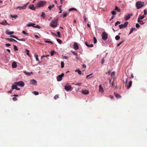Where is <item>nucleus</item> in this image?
Returning a JSON list of instances; mask_svg holds the SVG:
<instances>
[{
	"label": "nucleus",
	"instance_id": "37998d69",
	"mask_svg": "<svg viewBox=\"0 0 147 147\" xmlns=\"http://www.w3.org/2000/svg\"><path fill=\"white\" fill-rule=\"evenodd\" d=\"M61 67L63 68L64 67V63L63 61H62L61 63Z\"/></svg>",
	"mask_w": 147,
	"mask_h": 147
},
{
	"label": "nucleus",
	"instance_id": "b1692460",
	"mask_svg": "<svg viewBox=\"0 0 147 147\" xmlns=\"http://www.w3.org/2000/svg\"><path fill=\"white\" fill-rule=\"evenodd\" d=\"M17 85H14L13 84H12V87H11V89H12V90H13V89H15L16 88Z\"/></svg>",
	"mask_w": 147,
	"mask_h": 147
},
{
	"label": "nucleus",
	"instance_id": "a18cd8bd",
	"mask_svg": "<svg viewBox=\"0 0 147 147\" xmlns=\"http://www.w3.org/2000/svg\"><path fill=\"white\" fill-rule=\"evenodd\" d=\"M12 100L14 101H16L18 100V98L16 97H13L12 98Z\"/></svg>",
	"mask_w": 147,
	"mask_h": 147
},
{
	"label": "nucleus",
	"instance_id": "412c9836",
	"mask_svg": "<svg viewBox=\"0 0 147 147\" xmlns=\"http://www.w3.org/2000/svg\"><path fill=\"white\" fill-rule=\"evenodd\" d=\"M17 66V65L16 62H14L12 63V67L13 68H15Z\"/></svg>",
	"mask_w": 147,
	"mask_h": 147
},
{
	"label": "nucleus",
	"instance_id": "f257e3e1",
	"mask_svg": "<svg viewBox=\"0 0 147 147\" xmlns=\"http://www.w3.org/2000/svg\"><path fill=\"white\" fill-rule=\"evenodd\" d=\"M46 2L44 1H40L36 4L37 7H43L46 4Z\"/></svg>",
	"mask_w": 147,
	"mask_h": 147
},
{
	"label": "nucleus",
	"instance_id": "6e6d98bb",
	"mask_svg": "<svg viewBox=\"0 0 147 147\" xmlns=\"http://www.w3.org/2000/svg\"><path fill=\"white\" fill-rule=\"evenodd\" d=\"M144 16L145 15H146V14H147V12L146 11V10L145 9H144Z\"/></svg>",
	"mask_w": 147,
	"mask_h": 147
},
{
	"label": "nucleus",
	"instance_id": "f8f14e48",
	"mask_svg": "<svg viewBox=\"0 0 147 147\" xmlns=\"http://www.w3.org/2000/svg\"><path fill=\"white\" fill-rule=\"evenodd\" d=\"M99 91L101 93H103L104 90L103 88H102L101 84H100L99 86Z\"/></svg>",
	"mask_w": 147,
	"mask_h": 147
},
{
	"label": "nucleus",
	"instance_id": "864d4df0",
	"mask_svg": "<svg viewBox=\"0 0 147 147\" xmlns=\"http://www.w3.org/2000/svg\"><path fill=\"white\" fill-rule=\"evenodd\" d=\"M34 94H35V95H37L38 94V92L37 91H34Z\"/></svg>",
	"mask_w": 147,
	"mask_h": 147
},
{
	"label": "nucleus",
	"instance_id": "dca6fc26",
	"mask_svg": "<svg viewBox=\"0 0 147 147\" xmlns=\"http://www.w3.org/2000/svg\"><path fill=\"white\" fill-rule=\"evenodd\" d=\"M132 81H129V85H126V87L127 89H129L131 86L132 85Z\"/></svg>",
	"mask_w": 147,
	"mask_h": 147
},
{
	"label": "nucleus",
	"instance_id": "9d476101",
	"mask_svg": "<svg viewBox=\"0 0 147 147\" xmlns=\"http://www.w3.org/2000/svg\"><path fill=\"white\" fill-rule=\"evenodd\" d=\"M10 36L11 37L16 38V39H17V40H20V41H25V39L24 38H23L21 39H19L16 36H14V35H11Z\"/></svg>",
	"mask_w": 147,
	"mask_h": 147
},
{
	"label": "nucleus",
	"instance_id": "09e8293b",
	"mask_svg": "<svg viewBox=\"0 0 147 147\" xmlns=\"http://www.w3.org/2000/svg\"><path fill=\"white\" fill-rule=\"evenodd\" d=\"M82 84L81 82H79L76 84H75V85L76 86L78 85V86H80L82 85Z\"/></svg>",
	"mask_w": 147,
	"mask_h": 147
},
{
	"label": "nucleus",
	"instance_id": "393cba45",
	"mask_svg": "<svg viewBox=\"0 0 147 147\" xmlns=\"http://www.w3.org/2000/svg\"><path fill=\"white\" fill-rule=\"evenodd\" d=\"M55 6V5L54 4H53L51 5H50L49 6L48 8L50 10H51L52 8H53Z\"/></svg>",
	"mask_w": 147,
	"mask_h": 147
},
{
	"label": "nucleus",
	"instance_id": "79ce46f5",
	"mask_svg": "<svg viewBox=\"0 0 147 147\" xmlns=\"http://www.w3.org/2000/svg\"><path fill=\"white\" fill-rule=\"evenodd\" d=\"M13 46V47H14L13 49L15 50H16V51L18 50V49L17 48V47L16 45H14Z\"/></svg>",
	"mask_w": 147,
	"mask_h": 147
},
{
	"label": "nucleus",
	"instance_id": "8fccbe9b",
	"mask_svg": "<svg viewBox=\"0 0 147 147\" xmlns=\"http://www.w3.org/2000/svg\"><path fill=\"white\" fill-rule=\"evenodd\" d=\"M76 72H77L78 74H81V71L79 70L76 69L75 70Z\"/></svg>",
	"mask_w": 147,
	"mask_h": 147
},
{
	"label": "nucleus",
	"instance_id": "f3484780",
	"mask_svg": "<svg viewBox=\"0 0 147 147\" xmlns=\"http://www.w3.org/2000/svg\"><path fill=\"white\" fill-rule=\"evenodd\" d=\"M115 96L117 98H120L121 96L120 95V94H118L116 92H115L114 93Z\"/></svg>",
	"mask_w": 147,
	"mask_h": 147
},
{
	"label": "nucleus",
	"instance_id": "49530a36",
	"mask_svg": "<svg viewBox=\"0 0 147 147\" xmlns=\"http://www.w3.org/2000/svg\"><path fill=\"white\" fill-rule=\"evenodd\" d=\"M93 39H94V44L96 43L97 42V39L96 38V37H94L93 38Z\"/></svg>",
	"mask_w": 147,
	"mask_h": 147
},
{
	"label": "nucleus",
	"instance_id": "774afa93",
	"mask_svg": "<svg viewBox=\"0 0 147 147\" xmlns=\"http://www.w3.org/2000/svg\"><path fill=\"white\" fill-rule=\"evenodd\" d=\"M34 36L37 38H39L38 35L34 34Z\"/></svg>",
	"mask_w": 147,
	"mask_h": 147
},
{
	"label": "nucleus",
	"instance_id": "4be33fe9",
	"mask_svg": "<svg viewBox=\"0 0 147 147\" xmlns=\"http://www.w3.org/2000/svg\"><path fill=\"white\" fill-rule=\"evenodd\" d=\"M6 40L10 42H13L14 41L15 42H17V41L11 38H7L6 39Z\"/></svg>",
	"mask_w": 147,
	"mask_h": 147
},
{
	"label": "nucleus",
	"instance_id": "20e7f679",
	"mask_svg": "<svg viewBox=\"0 0 147 147\" xmlns=\"http://www.w3.org/2000/svg\"><path fill=\"white\" fill-rule=\"evenodd\" d=\"M29 2L25 4L24 5L22 6H18L16 9H18L19 10H21L22 9H25L26 8V7L29 4Z\"/></svg>",
	"mask_w": 147,
	"mask_h": 147
},
{
	"label": "nucleus",
	"instance_id": "e2e57ef3",
	"mask_svg": "<svg viewBox=\"0 0 147 147\" xmlns=\"http://www.w3.org/2000/svg\"><path fill=\"white\" fill-rule=\"evenodd\" d=\"M57 34L58 35V36L59 37H60V33L59 32H57Z\"/></svg>",
	"mask_w": 147,
	"mask_h": 147
},
{
	"label": "nucleus",
	"instance_id": "e433bc0d",
	"mask_svg": "<svg viewBox=\"0 0 147 147\" xmlns=\"http://www.w3.org/2000/svg\"><path fill=\"white\" fill-rule=\"evenodd\" d=\"M59 94L56 95L54 97V98L56 100L57 98H59Z\"/></svg>",
	"mask_w": 147,
	"mask_h": 147
},
{
	"label": "nucleus",
	"instance_id": "473e14b6",
	"mask_svg": "<svg viewBox=\"0 0 147 147\" xmlns=\"http://www.w3.org/2000/svg\"><path fill=\"white\" fill-rule=\"evenodd\" d=\"M120 38V37L119 35H117L115 37V39L116 40H118Z\"/></svg>",
	"mask_w": 147,
	"mask_h": 147
},
{
	"label": "nucleus",
	"instance_id": "0eeeda50",
	"mask_svg": "<svg viewBox=\"0 0 147 147\" xmlns=\"http://www.w3.org/2000/svg\"><path fill=\"white\" fill-rule=\"evenodd\" d=\"M65 89L67 91L72 90V88L71 85L66 86H65Z\"/></svg>",
	"mask_w": 147,
	"mask_h": 147
},
{
	"label": "nucleus",
	"instance_id": "3c124183",
	"mask_svg": "<svg viewBox=\"0 0 147 147\" xmlns=\"http://www.w3.org/2000/svg\"><path fill=\"white\" fill-rule=\"evenodd\" d=\"M120 24V22L119 21H117L115 24V26H117L118 25Z\"/></svg>",
	"mask_w": 147,
	"mask_h": 147
},
{
	"label": "nucleus",
	"instance_id": "2f4dec72",
	"mask_svg": "<svg viewBox=\"0 0 147 147\" xmlns=\"http://www.w3.org/2000/svg\"><path fill=\"white\" fill-rule=\"evenodd\" d=\"M128 23L127 22H126L125 23H124L123 24V28L126 27L127 26Z\"/></svg>",
	"mask_w": 147,
	"mask_h": 147
},
{
	"label": "nucleus",
	"instance_id": "603ef678",
	"mask_svg": "<svg viewBox=\"0 0 147 147\" xmlns=\"http://www.w3.org/2000/svg\"><path fill=\"white\" fill-rule=\"evenodd\" d=\"M119 28L120 29H121L123 28V25L122 24L120 25H119Z\"/></svg>",
	"mask_w": 147,
	"mask_h": 147
},
{
	"label": "nucleus",
	"instance_id": "5701e85b",
	"mask_svg": "<svg viewBox=\"0 0 147 147\" xmlns=\"http://www.w3.org/2000/svg\"><path fill=\"white\" fill-rule=\"evenodd\" d=\"M111 79H113V81H114L116 78V77L115 76V74H111Z\"/></svg>",
	"mask_w": 147,
	"mask_h": 147
},
{
	"label": "nucleus",
	"instance_id": "7c9ffc66",
	"mask_svg": "<svg viewBox=\"0 0 147 147\" xmlns=\"http://www.w3.org/2000/svg\"><path fill=\"white\" fill-rule=\"evenodd\" d=\"M110 84H111V86H112V87H114L115 88H116V86H114L115 83H114V81L112 82Z\"/></svg>",
	"mask_w": 147,
	"mask_h": 147
},
{
	"label": "nucleus",
	"instance_id": "cd10ccee",
	"mask_svg": "<svg viewBox=\"0 0 147 147\" xmlns=\"http://www.w3.org/2000/svg\"><path fill=\"white\" fill-rule=\"evenodd\" d=\"M115 10L117 11L118 12L120 11V9L117 6L115 7Z\"/></svg>",
	"mask_w": 147,
	"mask_h": 147
},
{
	"label": "nucleus",
	"instance_id": "423d86ee",
	"mask_svg": "<svg viewBox=\"0 0 147 147\" xmlns=\"http://www.w3.org/2000/svg\"><path fill=\"white\" fill-rule=\"evenodd\" d=\"M15 84L18 86H20L21 87H23L24 86V84L23 81H20L18 82H15Z\"/></svg>",
	"mask_w": 147,
	"mask_h": 147
},
{
	"label": "nucleus",
	"instance_id": "052dcab7",
	"mask_svg": "<svg viewBox=\"0 0 147 147\" xmlns=\"http://www.w3.org/2000/svg\"><path fill=\"white\" fill-rule=\"evenodd\" d=\"M111 13L113 15H115L116 14V12L114 11H112L111 12Z\"/></svg>",
	"mask_w": 147,
	"mask_h": 147
},
{
	"label": "nucleus",
	"instance_id": "2eb2a0df",
	"mask_svg": "<svg viewBox=\"0 0 147 147\" xmlns=\"http://www.w3.org/2000/svg\"><path fill=\"white\" fill-rule=\"evenodd\" d=\"M82 94L86 95H87L89 93V91L86 90H82Z\"/></svg>",
	"mask_w": 147,
	"mask_h": 147
},
{
	"label": "nucleus",
	"instance_id": "bf43d9fd",
	"mask_svg": "<svg viewBox=\"0 0 147 147\" xmlns=\"http://www.w3.org/2000/svg\"><path fill=\"white\" fill-rule=\"evenodd\" d=\"M123 42V40L122 41H121L120 43L118 44L117 45V47H118L119 46V45Z\"/></svg>",
	"mask_w": 147,
	"mask_h": 147
},
{
	"label": "nucleus",
	"instance_id": "ea45409f",
	"mask_svg": "<svg viewBox=\"0 0 147 147\" xmlns=\"http://www.w3.org/2000/svg\"><path fill=\"white\" fill-rule=\"evenodd\" d=\"M71 52L74 55H76V56H78V54L75 51H71Z\"/></svg>",
	"mask_w": 147,
	"mask_h": 147
},
{
	"label": "nucleus",
	"instance_id": "39448f33",
	"mask_svg": "<svg viewBox=\"0 0 147 147\" xmlns=\"http://www.w3.org/2000/svg\"><path fill=\"white\" fill-rule=\"evenodd\" d=\"M108 34L105 32H103L102 34V38L103 40H105L108 38Z\"/></svg>",
	"mask_w": 147,
	"mask_h": 147
},
{
	"label": "nucleus",
	"instance_id": "c85d7f7f",
	"mask_svg": "<svg viewBox=\"0 0 147 147\" xmlns=\"http://www.w3.org/2000/svg\"><path fill=\"white\" fill-rule=\"evenodd\" d=\"M25 51L26 52V55L29 56V57H30V55L29 53V51L28 49H26Z\"/></svg>",
	"mask_w": 147,
	"mask_h": 147
},
{
	"label": "nucleus",
	"instance_id": "bb28decb",
	"mask_svg": "<svg viewBox=\"0 0 147 147\" xmlns=\"http://www.w3.org/2000/svg\"><path fill=\"white\" fill-rule=\"evenodd\" d=\"M41 17H42L43 18H44L45 17V12H42V14L40 15Z\"/></svg>",
	"mask_w": 147,
	"mask_h": 147
},
{
	"label": "nucleus",
	"instance_id": "7ed1b4c3",
	"mask_svg": "<svg viewBox=\"0 0 147 147\" xmlns=\"http://www.w3.org/2000/svg\"><path fill=\"white\" fill-rule=\"evenodd\" d=\"M50 25L53 27H56L57 26V21L56 20H53L50 24Z\"/></svg>",
	"mask_w": 147,
	"mask_h": 147
},
{
	"label": "nucleus",
	"instance_id": "72a5a7b5",
	"mask_svg": "<svg viewBox=\"0 0 147 147\" xmlns=\"http://www.w3.org/2000/svg\"><path fill=\"white\" fill-rule=\"evenodd\" d=\"M135 29V28H131L130 30V31L129 33V34H131L133 32V30Z\"/></svg>",
	"mask_w": 147,
	"mask_h": 147
},
{
	"label": "nucleus",
	"instance_id": "f03ea898",
	"mask_svg": "<svg viewBox=\"0 0 147 147\" xmlns=\"http://www.w3.org/2000/svg\"><path fill=\"white\" fill-rule=\"evenodd\" d=\"M136 6L138 9H140L144 6V3L141 1H138L136 3Z\"/></svg>",
	"mask_w": 147,
	"mask_h": 147
},
{
	"label": "nucleus",
	"instance_id": "58836bf2",
	"mask_svg": "<svg viewBox=\"0 0 147 147\" xmlns=\"http://www.w3.org/2000/svg\"><path fill=\"white\" fill-rule=\"evenodd\" d=\"M45 42L46 43H51L52 44H53V43L51 41L45 40Z\"/></svg>",
	"mask_w": 147,
	"mask_h": 147
},
{
	"label": "nucleus",
	"instance_id": "aec40b11",
	"mask_svg": "<svg viewBox=\"0 0 147 147\" xmlns=\"http://www.w3.org/2000/svg\"><path fill=\"white\" fill-rule=\"evenodd\" d=\"M29 8L30 9L33 10H35V8L34 7L33 5H30L29 6Z\"/></svg>",
	"mask_w": 147,
	"mask_h": 147
},
{
	"label": "nucleus",
	"instance_id": "680f3d73",
	"mask_svg": "<svg viewBox=\"0 0 147 147\" xmlns=\"http://www.w3.org/2000/svg\"><path fill=\"white\" fill-rule=\"evenodd\" d=\"M93 46V45L92 44H90L89 45H88V47H92Z\"/></svg>",
	"mask_w": 147,
	"mask_h": 147
},
{
	"label": "nucleus",
	"instance_id": "6ab92c4d",
	"mask_svg": "<svg viewBox=\"0 0 147 147\" xmlns=\"http://www.w3.org/2000/svg\"><path fill=\"white\" fill-rule=\"evenodd\" d=\"M35 25V24L34 23H30L27 24V26L28 27H34V26Z\"/></svg>",
	"mask_w": 147,
	"mask_h": 147
},
{
	"label": "nucleus",
	"instance_id": "a19ab883",
	"mask_svg": "<svg viewBox=\"0 0 147 147\" xmlns=\"http://www.w3.org/2000/svg\"><path fill=\"white\" fill-rule=\"evenodd\" d=\"M61 7H62L61 6H60L59 7V9L60 10V11L59 12V13H61L62 12V10L61 9Z\"/></svg>",
	"mask_w": 147,
	"mask_h": 147
},
{
	"label": "nucleus",
	"instance_id": "5fc2aeb1",
	"mask_svg": "<svg viewBox=\"0 0 147 147\" xmlns=\"http://www.w3.org/2000/svg\"><path fill=\"white\" fill-rule=\"evenodd\" d=\"M55 53V52L54 51H53L51 52V56L53 55L54 53Z\"/></svg>",
	"mask_w": 147,
	"mask_h": 147
},
{
	"label": "nucleus",
	"instance_id": "4468645a",
	"mask_svg": "<svg viewBox=\"0 0 147 147\" xmlns=\"http://www.w3.org/2000/svg\"><path fill=\"white\" fill-rule=\"evenodd\" d=\"M74 48L75 50H77L79 49L78 45L77 43L75 42L74 45Z\"/></svg>",
	"mask_w": 147,
	"mask_h": 147
},
{
	"label": "nucleus",
	"instance_id": "c03bdc74",
	"mask_svg": "<svg viewBox=\"0 0 147 147\" xmlns=\"http://www.w3.org/2000/svg\"><path fill=\"white\" fill-rule=\"evenodd\" d=\"M49 55H43L41 56V59H42V58L43 57H49Z\"/></svg>",
	"mask_w": 147,
	"mask_h": 147
},
{
	"label": "nucleus",
	"instance_id": "ddd939ff",
	"mask_svg": "<svg viewBox=\"0 0 147 147\" xmlns=\"http://www.w3.org/2000/svg\"><path fill=\"white\" fill-rule=\"evenodd\" d=\"M14 32H9V30L8 29L6 30L5 33L6 34L8 35H12L14 34Z\"/></svg>",
	"mask_w": 147,
	"mask_h": 147
},
{
	"label": "nucleus",
	"instance_id": "f704fd0d",
	"mask_svg": "<svg viewBox=\"0 0 147 147\" xmlns=\"http://www.w3.org/2000/svg\"><path fill=\"white\" fill-rule=\"evenodd\" d=\"M34 28H38V29H40L41 28V27L40 26L38 25H37L36 26H34Z\"/></svg>",
	"mask_w": 147,
	"mask_h": 147
},
{
	"label": "nucleus",
	"instance_id": "0e129e2a",
	"mask_svg": "<svg viewBox=\"0 0 147 147\" xmlns=\"http://www.w3.org/2000/svg\"><path fill=\"white\" fill-rule=\"evenodd\" d=\"M84 21L85 22H86V20H87V18H86V16H84Z\"/></svg>",
	"mask_w": 147,
	"mask_h": 147
},
{
	"label": "nucleus",
	"instance_id": "a211bd4d",
	"mask_svg": "<svg viewBox=\"0 0 147 147\" xmlns=\"http://www.w3.org/2000/svg\"><path fill=\"white\" fill-rule=\"evenodd\" d=\"M0 24L1 25H9V24L7 23V21L6 20H5V21H4L3 22H1L0 23Z\"/></svg>",
	"mask_w": 147,
	"mask_h": 147
},
{
	"label": "nucleus",
	"instance_id": "c9c22d12",
	"mask_svg": "<svg viewBox=\"0 0 147 147\" xmlns=\"http://www.w3.org/2000/svg\"><path fill=\"white\" fill-rule=\"evenodd\" d=\"M57 40L59 44H61L62 43V41L60 39H57Z\"/></svg>",
	"mask_w": 147,
	"mask_h": 147
},
{
	"label": "nucleus",
	"instance_id": "4c0bfd02",
	"mask_svg": "<svg viewBox=\"0 0 147 147\" xmlns=\"http://www.w3.org/2000/svg\"><path fill=\"white\" fill-rule=\"evenodd\" d=\"M72 10H76L77 11V10L76 9L74 8H72L69 9V11H71Z\"/></svg>",
	"mask_w": 147,
	"mask_h": 147
},
{
	"label": "nucleus",
	"instance_id": "6e6552de",
	"mask_svg": "<svg viewBox=\"0 0 147 147\" xmlns=\"http://www.w3.org/2000/svg\"><path fill=\"white\" fill-rule=\"evenodd\" d=\"M64 74H61L59 75L57 77V79L58 81H60L62 80V78L63 77L64 75Z\"/></svg>",
	"mask_w": 147,
	"mask_h": 147
},
{
	"label": "nucleus",
	"instance_id": "338daca9",
	"mask_svg": "<svg viewBox=\"0 0 147 147\" xmlns=\"http://www.w3.org/2000/svg\"><path fill=\"white\" fill-rule=\"evenodd\" d=\"M22 33L23 34H26V35H27L28 34V33H26V32L25 31H23L22 32Z\"/></svg>",
	"mask_w": 147,
	"mask_h": 147
},
{
	"label": "nucleus",
	"instance_id": "13d9d810",
	"mask_svg": "<svg viewBox=\"0 0 147 147\" xmlns=\"http://www.w3.org/2000/svg\"><path fill=\"white\" fill-rule=\"evenodd\" d=\"M136 26L137 28H138L140 27V26L138 24H136Z\"/></svg>",
	"mask_w": 147,
	"mask_h": 147
},
{
	"label": "nucleus",
	"instance_id": "1a4fd4ad",
	"mask_svg": "<svg viewBox=\"0 0 147 147\" xmlns=\"http://www.w3.org/2000/svg\"><path fill=\"white\" fill-rule=\"evenodd\" d=\"M37 82L36 81L34 80H30V84L31 85H35L37 86V84H36Z\"/></svg>",
	"mask_w": 147,
	"mask_h": 147
},
{
	"label": "nucleus",
	"instance_id": "9b49d317",
	"mask_svg": "<svg viewBox=\"0 0 147 147\" xmlns=\"http://www.w3.org/2000/svg\"><path fill=\"white\" fill-rule=\"evenodd\" d=\"M133 14H130L127 16H125V20L126 21L127 20L130 18L131 16Z\"/></svg>",
	"mask_w": 147,
	"mask_h": 147
},
{
	"label": "nucleus",
	"instance_id": "a878e982",
	"mask_svg": "<svg viewBox=\"0 0 147 147\" xmlns=\"http://www.w3.org/2000/svg\"><path fill=\"white\" fill-rule=\"evenodd\" d=\"M145 17V16H144V15H143V16L140 15L138 18H139V19H140V20H142L143 19H144Z\"/></svg>",
	"mask_w": 147,
	"mask_h": 147
},
{
	"label": "nucleus",
	"instance_id": "c756f323",
	"mask_svg": "<svg viewBox=\"0 0 147 147\" xmlns=\"http://www.w3.org/2000/svg\"><path fill=\"white\" fill-rule=\"evenodd\" d=\"M10 16L12 18H16L18 17V15H10Z\"/></svg>",
	"mask_w": 147,
	"mask_h": 147
},
{
	"label": "nucleus",
	"instance_id": "4d7b16f0",
	"mask_svg": "<svg viewBox=\"0 0 147 147\" xmlns=\"http://www.w3.org/2000/svg\"><path fill=\"white\" fill-rule=\"evenodd\" d=\"M67 15V13H66L65 12V13L64 14H63V17L64 18L65 17H66Z\"/></svg>",
	"mask_w": 147,
	"mask_h": 147
},
{
	"label": "nucleus",
	"instance_id": "de8ad7c7",
	"mask_svg": "<svg viewBox=\"0 0 147 147\" xmlns=\"http://www.w3.org/2000/svg\"><path fill=\"white\" fill-rule=\"evenodd\" d=\"M35 56V57H36V60L37 61H39V59H38V55H34Z\"/></svg>",
	"mask_w": 147,
	"mask_h": 147
},
{
	"label": "nucleus",
	"instance_id": "69168bd1",
	"mask_svg": "<svg viewBox=\"0 0 147 147\" xmlns=\"http://www.w3.org/2000/svg\"><path fill=\"white\" fill-rule=\"evenodd\" d=\"M92 75V74H90L89 75H88L86 77V78H89L91 77H89L90 76H91Z\"/></svg>",
	"mask_w": 147,
	"mask_h": 147
}]
</instances>
